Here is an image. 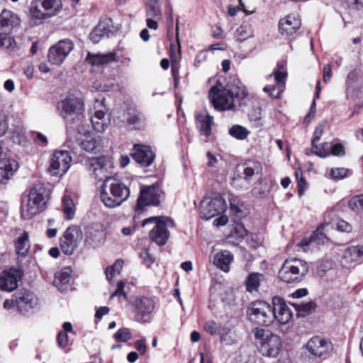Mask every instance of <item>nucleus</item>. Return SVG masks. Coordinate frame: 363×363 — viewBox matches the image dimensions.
I'll return each instance as SVG.
<instances>
[{
    "mask_svg": "<svg viewBox=\"0 0 363 363\" xmlns=\"http://www.w3.org/2000/svg\"><path fill=\"white\" fill-rule=\"evenodd\" d=\"M102 138L100 135L98 136H87L85 139L82 140L79 145L81 148L88 152H94L99 151L102 147Z\"/></svg>",
    "mask_w": 363,
    "mask_h": 363,
    "instance_id": "nucleus-36",
    "label": "nucleus"
},
{
    "mask_svg": "<svg viewBox=\"0 0 363 363\" xmlns=\"http://www.w3.org/2000/svg\"><path fill=\"white\" fill-rule=\"evenodd\" d=\"M237 171L238 172L237 177H234L232 180V184L235 187L238 186V183L241 179L250 183L254 175L261 176L262 174V166L257 161L248 160L242 164L238 165Z\"/></svg>",
    "mask_w": 363,
    "mask_h": 363,
    "instance_id": "nucleus-17",
    "label": "nucleus"
},
{
    "mask_svg": "<svg viewBox=\"0 0 363 363\" xmlns=\"http://www.w3.org/2000/svg\"><path fill=\"white\" fill-rule=\"evenodd\" d=\"M113 337L118 342H125L132 338V334L128 328H123L117 330Z\"/></svg>",
    "mask_w": 363,
    "mask_h": 363,
    "instance_id": "nucleus-46",
    "label": "nucleus"
},
{
    "mask_svg": "<svg viewBox=\"0 0 363 363\" xmlns=\"http://www.w3.org/2000/svg\"><path fill=\"white\" fill-rule=\"evenodd\" d=\"M349 208L356 213L363 211V194L353 196L349 201Z\"/></svg>",
    "mask_w": 363,
    "mask_h": 363,
    "instance_id": "nucleus-44",
    "label": "nucleus"
},
{
    "mask_svg": "<svg viewBox=\"0 0 363 363\" xmlns=\"http://www.w3.org/2000/svg\"><path fill=\"white\" fill-rule=\"evenodd\" d=\"M332 267V264L330 262H326L325 263L320 264L318 267L317 273L320 277H323L327 272Z\"/></svg>",
    "mask_w": 363,
    "mask_h": 363,
    "instance_id": "nucleus-60",
    "label": "nucleus"
},
{
    "mask_svg": "<svg viewBox=\"0 0 363 363\" xmlns=\"http://www.w3.org/2000/svg\"><path fill=\"white\" fill-rule=\"evenodd\" d=\"M330 343L320 337H313L309 340L306 348L309 352L317 357H320L328 352Z\"/></svg>",
    "mask_w": 363,
    "mask_h": 363,
    "instance_id": "nucleus-27",
    "label": "nucleus"
},
{
    "mask_svg": "<svg viewBox=\"0 0 363 363\" xmlns=\"http://www.w3.org/2000/svg\"><path fill=\"white\" fill-rule=\"evenodd\" d=\"M159 191V188L155 185L143 186L138 198L135 210L143 211L147 206L158 205L160 196Z\"/></svg>",
    "mask_w": 363,
    "mask_h": 363,
    "instance_id": "nucleus-19",
    "label": "nucleus"
},
{
    "mask_svg": "<svg viewBox=\"0 0 363 363\" xmlns=\"http://www.w3.org/2000/svg\"><path fill=\"white\" fill-rule=\"evenodd\" d=\"M357 72L354 69L350 72L346 79V84L347 86V88H352L354 84L357 82Z\"/></svg>",
    "mask_w": 363,
    "mask_h": 363,
    "instance_id": "nucleus-55",
    "label": "nucleus"
},
{
    "mask_svg": "<svg viewBox=\"0 0 363 363\" xmlns=\"http://www.w3.org/2000/svg\"><path fill=\"white\" fill-rule=\"evenodd\" d=\"M14 245L18 259H24L28 255L30 248L28 233L24 231L16 240Z\"/></svg>",
    "mask_w": 363,
    "mask_h": 363,
    "instance_id": "nucleus-34",
    "label": "nucleus"
},
{
    "mask_svg": "<svg viewBox=\"0 0 363 363\" xmlns=\"http://www.w3.org/2000/svg\"><path fill=\"white\" fill-rule=\"evenodd\" d=\"M50 191L43 184H36L31 188L26 203L21 202V211L23 218H30L39 213L45 208Z\"/></svg>",
    "mask_w": 363,
    "mask_h": 363,
    "instance_id": "nucleus-4",
    "label": "nucleus"
},
{
    "mask_svg": "<svg viewBox=\"0 0 363 363\" xmlns=\"http://www.w3.org/2000/svg\"><path fill=\"white\" fill-rule=\"evenodd\" d=\"M309 271L308 264L301 259H287L279 271V279L289 284L301 282Z\"/></svg>",
    "mask_w": 363,
    "mask_h": 363,
    "instance_id": "nucleus-5",
    "label": "nucleus"
},
{
    "mask_svg": "<svg viewBox=\"0 0 363 363\" xmlns=\"http://www.w3.org/2000/svg\"><path fill=\"white\" fill-rule=\"evenodd\" d=\"M272 308L274 320H277L280 324L285 325L292 318L293 313L282 298L274 297Z\"/></svg>",
    "mask_w": 363,
    "mask_h": 363,
    "instance_id": "nucleus-21",
    "label": "nucleus"
},
{
    "mask_svg": "<svg viewBox=\"0 0 363 363\" xmlns=\"http://www.w3.org/2000/svg\"><path fill=\"white\" fill-rule=\"evenodd\" d=\"M269 190L267 187L263 186H256L251 191L252 195L257 198H264L267 196Z\"/></svg>",
    "mask_w": 363,
    "mask_h": 363,
    "instance_id": "nucleus-53",
    "label": "nucleus"
},
{
    "mask_svg": "<svg viewBox=\"0 0 363 363\" xmlns=\"http://www.w3.org/2000/svg\"><path fill=\"white\" fill-rule=\"evenodd\" d=\"M71 160L72 157L68 151L55 152L50 162V172L54 175H63L69 169Z\"/></svg>",
    "mask_w": 363,
    "mask_h": 363,
    "instance_id": "nucleus-18",
    "label": "nucleus"
},
{
    "mask_svg": "<svg viewBox=\"0 0 363 363\" xmlns=\"http://www.w3.org/2000/svg\"><path fill=\"white\" fill-rule=\"evenodd\" d=\"M295 174L298 182V195L301 196L307 189V183L303 177L302 172L301 171L296 170Z\"/></svg>",
    "mask_w": 363,
    "mask_h": 363,
    "instance_id": "nucleus-47",
    "label": "nucleus"
},
{
    "mask_svg": "<svg viewBox=\"0 0 363 363\" xmlns=\"http://www.w3.org/2000/svg\"><path fill=\"white\" fill-rule=\"evenodd\" d=\"M71 274L72 269L70 267L64 268L55 274L54 285L61 292H66L70 288Z\"/></svg>",
    "mask_w": 363,
    "mask_h": 363,
    "instance_id": "nucleus-30",
    "label": "nucleus"
},
{
    "mask_svg": "<svg viewBox=\"0 0 363 363\" xmlns=\"http://www.w3.org/2000/svg\"><path fill=\"white\" fill-rule=\"evenodd\" d=\"M247 96L248 93L245 89L239 86L224 88L220 83L211 87L208 92L210 101L218 111L233 109L235 102L241 106L245 104L244 101Z\"/></svg>",
    "mask_w": 363,
    "mask_h": 363,
    "instance_id": "nucleus-1",
    "label": "nucleus"
},
{
    "mask_svg": "<svg viewBox=\"0 0 363 363\" xmlns=\"http://www.w3.org/2000/svg\"><path fill=\"white\" fill-rule=\"evenodd\" d=\"M254 335L257 340L261 341L259 351L264 356L269 357L278 356L282 347V342L279 335L260 328H255Z\"/></svg>",
    "mask_w": 363,
    "mask_h": 363,
    "instance_id": "nucleus-9",
    "label": "nucleus"
},
{
    "mask_svg": "<svg viewBox=\"0 0 363 363\" xmlns=\"http://www.w3.org/2000/svg\"><path fill=\"white\" fill-rule=\"evenodd\" d=\"M310 153L315 154L320 157H326L330 155V143H323L320 146H318L317 144H313L311 146L310 152L306 150V154L309 155Z\"/></svg>",
    "mask_w": 363,
    "mask_h": 363,
    "instance_id": "nucleus-40",
    "label": "nucleus"
},
{
    "mask_svg": "<svg viewBox=\"0 0 363 363\" xmlns=\"http://www.w3.org/2000/svg\"><path fill=\"white\" fill-rule=\"evenodd\" d=\"M140 256L144 264H146L147 267H150L155 262V259L150 255V251L147 248H143L141 250Z\"/></svg>",
    "mask_w": 363,
    "mask_h": 363,
    "instance_id": "nucleus-49",
    "label": "nucleus"
},
{
    "mask_svg": "<svg viewBox=\"0 0 363 363\" xmlns=\"http://www.w3.org/2000/svg\"><path fill=\"white\" fill-rule=\"evenodd\" d=\"M219 325L214 320H208L204 325V330L211 335H215L219 332Z\"/></svg>",
    "mask_w": 363,
    "mask_h": 363,
    "instance_id": "nucleus-50",
    "label": "nucleus"
},
{
    "mask_svg": "<svg viewBox=\"0 0 363 363\" xmlns=\"http://www.w3.org/2000/svg\"><path fill=\"white\" fill-rule=\"evenodd\" d=\"M233 259L234 256L231 252L226 250H220L213 255V264L224 272H228Z\"/></svg>",
    "mask_w": 363,
    "mask_h": 363,
    "instance_id": "nucleus-28",
    "label": "nucleus"
},
{
    "mask_svg": "<svg viewBox=\"0 0 363 363\" xmlns=\"http://www.w3.org/2000/svg\"><path fill=\"white\" fill-rule=\"evenodd\" d=\"M21 278L20 272L15 269L2 272L0 274V289L6 291H13L17 288Z\"/></svg>",
    "mask_w": 363,
    "mask_h": 363,
    "instance_id": "nucleus-24",
    "label": "nucleus"
},
{
    "mask_svg": "<svg viewBox=\"0 0 363 363\" xmlns=\"http://www.w3.org/2000/svg\"><path fill=\"white\" fill-rule=\"evenodd\" d=\"M74 43L71 39L65 38L59 40L49 48L48 52V61L52 65H62L74 49Z\"/></svg>",
    "mask_w": 363,
    "mask_h": 363,
    "instance_id": "nucleus-14",
    "label": "nucleus"
},
{
    "mask_svg": "<svg viewBox=\"0 0 363 363\" xmlns=\"http://www.w3.org/2000/svg\"><path fill=\"white\" fill-rule=\"evenodd\" d=\"M264 277L262 274L258 272L250 273L245 281L247 291L250 293L257 291Z\"/></svg>",
    "mask_w": 363,
    "mask_h": 363,
    "instance_id": "nucleus-38",
    "label": "nucleus"
},
{
    "mask_svg": "<svg viewBox=\"0 0 363 363\" xmlns=\"http://www.w3.org/2000/svg\"><path fill=\"white\" fill-rule=\"evenodd\" d=\"M301 26V22L299 18L289 15L279 21V29L282 36L291 38L298 32Z\"/></svg>",
    "mask_w": 363,
    "mask_h": 363,
    "instance_id": "nucleus-22",
    "label": "nucleus"
},
{
    "mask_svg": "<svg viewBox=\"0 0 363 363\" xmlns=\"http://www.w3.org/2000/svg\"><path fill=\"white\" fill-rule=\"evenodd\" d=\"M132 157L143 167H149L155 160V155L150 147L140 144L134 145Z\"/></svg>",
    "mask_w": 363,
    "mask_h": 363,
    "instance_id": "nucleus-23",
    "label": "nucleus"
},
{
    "mask_svg": "<svg viewBox=\"0 0 363 363\" xmlns=\"http://www.w3.org/2000/svg\"><path fill=\"white\" fill-rule=\"evenodd\" d=\"M62 7L61 0H33L30 11L38 19H45L58 14Z\"/></svg>",
    "mask_w": 363,
    "mask_h": 363,
    "instance_id": "nucleus-10",
    "label": "nucleus"
},
{
    "mask_svg": "<svg viewBox=\"0 0 363 363\" xmlns=\"http://www.w3.org/2000/svg\"><path fill=\"white\" fill-rule=\"evenodd\" d=\"M127 125L133 130H141L146 125L145 115L140 111L129 108L125 113Z\"/></svg>",
    "mask_w": 363,
    "mask_h": 363,
    "instance_id": "nucleus-25",
    "label": "nucleus"
},
{
    "mask_svg": "<svg viewBox=\"0 0 363 363\" xmlns=\"http://www.w3.org/2000/svg\"><path fill=\"white\" fill-rule=\"evenodd\" d=\"M251 121H257L262 118V109L259 107L255 108L250 113Z\"/></svg>",
    "mask_w": 363,
    "mask_h": 363,
    "instance_id": "nucleus-63",
    "label": "nucleus"
},
{
    "mask_svg": "<svg viewBox=\"0 0 363 363\" xmlns=\"http://www.w3.org/2000/svg\"><path fill=\"white\" fill-rule=\"evenodd\" d=\"M62 201L65 218L67 220L72 219L75 213V207L73 200L71 196L65 195Z\"/></svg>",
    "mask_w": 363,
    "mask_h": 363,
    "instance_id": "nucleus-39",
    "label": "nucleus"
},
{
    "mask_svg": "<svg viewBox=\"0 0 363 363\" xmlns=\"http://www.w3.org/2000/svg\"><path fill=\"white\" fill-rule=\"evenodd\" d=\"M363 262V245H352L343 252L342 264L347 267L352 263Z\"/></svg>",
    "mask_w": 363,
    "mask_h": 363,
    "instance_id": "nucleus-26",
    "label": "nucleus"
},
{
    "mask_svg": "<svg viewBox=\"0 0 363 363\" xmlns=\"http://www.w3.org/2000/svg\"><path fill=\"white\" fill-rule=\"evenodd\" d=\"M118 57L114 52H108L106 54L89 52L86 57V61L92 66L101 67L117 62Z\"/></svg>",
    "mask_w": 363,
    "mask_h": 363,
    "instance_id": "nucleus-29",
    "label": "nucleus"
},
{
    "mask_svg": "<svg viewBox=\"0 0 363 363\" xmlns=\"http://www.w3.org/2000/svg\"><path fill=\"white\" fill-rule=\"evenodd\" d=\"M111 22L112 21L110 18H106L100 21L89 35L91 40L94 43H97L100 41L102 37L108 35V33L111 32Z\"/></svg>",
    "mask_w": 363,
    "mask_h": 363,
    "instance_id": "nucleus-33",
    "label": "nucleus"
},
{
    "mask_svg": "<svg viewBox=\"0 0 363 363\" xmlns=\"http://www.w3.org/2000/svg\"><path fill=\"white\" fill-rule=\"evenodd\" d=\"M328 240L326 235L322 232L320 229H317L313 232V235H311L308 242H301L302 245H308L311 243H315L316 245L324 244Z\"/></svg>",
    "mask_w": 363,
    "mask_h": 363,
    "instance_id": "nucleus-43",
    "label": "nucleus"
},
{
    "mask_svg": "<svg viewBox=\"0 0 363 363\" xmlns=\"http://www.w3.org/2000/svg\"><path fill=\"white\" fill-rule=\"evenodd\" d=\"M292 306L296 311L298 317H306L315 312L317 305L313 301L306 303H294Z\"/></svg>",
    "mask_w": 363,
    "mask_h": 363,
    "instance_id": "nucleus-37",
    "label": "nucleus"
},
{
    "mask_svg": "<svg viewBox=\"0 0 363 363\" xmlns=\"http://www.w3.org/2000/svg\"><path fill=\"white\" fill-rule=\"evenodd\" d=\"M253 35L252 27L249 24H242L236 30V36L240 42L244 41Z\"/></svg>",
    "mask_w": 363,
    "mask_h": 363,
    "instance_id": "nucleus-42",
    "label": "nucleus"
},
{
    "mask_svg": "<svg viewBox=\"0 0 363 363\" xmlns=\"http://www.w3.org/2000/svg\"><path fill=\"white\" fill-rule=\"evenodd\" d=\"M20 18L11 11L4 9L0 13V48L13 50L15 39L9 35L20 26Z\"/></svg>",
    "mask_w": 363,
    "mask_h": 363,
    "instance_id": "nucleus-6",
    "label": "nucleus"
},
{
    "mask_svg": "<svg viewBox=\"0 0 363 363\" xmlns=\"http://www.w3.org/2000/svg\"><path fill=\"white\" fill-rule=\"evenodd\" d=\"M247 315L251 323L261 326H269L274 320L272 306L263 301L251 303L247 307Z\"/></svg>",
    "mask_w": 363,
    "mask_h": 363,
    "instance_id": "nucleus-8",
    "label": "nucleus"
},
{
    "mask_svg": "<svg viewBox=\"0 0 363 363\" xmlns=\"http://www.w3.org/2000/svg\"><path fill=\"white\" fill-rule=\"evenodd\" d=\"M154 223L155 226L149 233L150 240L160 246L164 245L169 238V228L174 227V221L168 217H150L145 219L143 225Z\"/></svg>",
    "mask_w": 363,
    "mask_h": 363,
    "instance_id": "nucleus-7",
    "label": "nucleus"
},
{
    "mask_svg": "<svg viewBox=\"0 0 363 363\" xmlns=\"http://www.w3.org/2000/svg\"><path fill=\"white\" fill-rule=\"evenodd\" d=\"M135 311L141 316L152 313L155 308L153 299L147 297L137 298L133 303Z\"/></svg>",
    "mask_w": 363,
    "mask_h": 363,
    "instance_id": "nucleus-32",
    "label": "nucleus"
},
{
    "mask_svg": "<svg viewBox=\"0 0 363 363\" xmlns=\"http://www.w3.org/2000/svg\"><path fill=\"white\" fill-rule=\"evenodd\" d=\"M9 129L8 116L0 112V137L4 136Z\"/></svg>",
    "mask_w": 363,
    "mask_h": 363,
    "instance_id": "nucleus-51",
    "label": "nucleus"
},
{
    "mask_svg": "<svg viewBox=\"0 0 363 363\" xmlns=\"http://www.w3.org/2000/svg\"><path fill=\"white\" fill-rule=\"evenodd\" d=\"M124 286L125 283L123 281H118L117 289L114 293L111 294V298H113L114 296H118V298H121V296H123L124 298H126L127 296L124 291Z\"/></svg>",
    "mask_w": 363,
    "mask_h": 363,
    "instance_id": "nucleus-57",
    "label": "nucleus"
},
{
    "mask_svg": "<svg viewBox=\"0 0 363 363\" xmlns=\"http://www.w3.org/2000/svg\"><path fill=\"white\" fill-rule=\"evenodd\" d=\"M129 196V188L114 177L105 180L101 187V201L108 208L120 206Z\"/></svg>",
    "mask_w": 363,
    "mask_h": 363,
    "instance_id": "nucleus-3",
    "label": "nucleus"
},
{
    "mask_svg": "<svg viewBox=\"0 0 363 363\" xmlns=\"http://www.w3.org/2000/svg\"><path fill=\"white\" fill-rule=\"evenodd\" d=\"M196 124L201 134L208 137L211 134L213 117L206 111L199 113L196 116Z\"/></svg>",
    "mask_w": 363,
    "mask_h": 363,
    "instance_id": "nucleus-31",
    "label": "nucleus"
},
{
    "mask_svg": "<svg viewBox=\"0 0 363 363\" xmlns=\"http://www.w3.org/2000/svg\"><path fill=\"white\" fill-rule=\"evenodd\" d=\"M323 79L325 82H328L332 76V69L330 65H326L323 67Z\"/></svg>",
    "mask_w": 363,
    "mask_h": 363,
    "instance_id": "nucleus-64",
    "label": "nucleus"
},
{
    "mask_svg": "<svg viewBox=\"0 0 363 363\" xmlns=\"http://www.w3.org/2000/svg\"><path fill=\"white\" fill-rule=\"evenodd\" d=\"M241 206L242 204L240 203V201L236 198L230 199V209L238 216L242 212Z\"/></svg>",
    "mask_w": 363,
    "mask_h": 363,
    "instance_id": "nucleus-58",
    "label": "nucleus"
},
{
    "mask_svg": "<svg viewBox=\"0 0 363 363\" xmlns=\"http://www.w3.org/2000/svg\"><path fill=\"white\" fill-rule=\"evenodd\" d=\"M349 170L344 167L332 168L330 176L335 179H342L347 177Z\"/></svg>",
    "mask_w": 363,
    "mask_h": 363,
    "instance_id": "nucleus-48",
    "label": "nucleus"
},
{
    "mask_svg": "<svg viewBox=\"0 0 363 363\" xmlns=\"http://www.w3.org/2000/svg\"><path fill=\"white\" fill-rule=\"evenodd\" d=\"M274 77L276 84L265 86L263 91L271 98L279 99L284 91L287 73L285 68V63L279 62L277 65L274 72L268 76V79Z\"/></svg>",
    "mask_w": 363,
    "mask_h": 363,
    "instance_id": "nucleus-12",
    "label": "nucleus"
},
{
    "mask_svg": "<svg viewBox=\"0 0 363 363\" xmlns=\"http://www.w3.org/2000/svg\"><path fill=\"white\" fill-rule=\"evenodd\" d=\"M82 239V233L79 227H68L60 239V245L63 253L72 255L79 247Z\"/></svg>",
    "mask_w": 363,
    "mask_h": 363,
    "instance_id": "nucleus-13",
    "label": "nucleus"
},
{
    "mask_svg": "<svg viewBox=\"0 0 363 363\" xmlns=\"http://www.w3.org/2000/svg\"><path fill=\"white\" fill-rule=\"evenodd\" d=\"M250 132L245 127L240 125H234L229 129V134L237 140L246 139Z\"/></svg>",
    "mask_w": 363,
    "mask_h": 363,
    "instance_id": "nucleus-41",
    "label": "nucleus"
},
{
    "mask_svg": "<svg viewBox=\"0 0 363 363\" xmlns=\"http://www.w3.org/2000/svg\"><path fill=\"white\" fill-rule=\"evenodd\" d=\"M57 344L60 347L65 348L68 344V335L65 332H60L57 338Z\"/></svg>",
    "mask_w": 363,
    "mask_h": 363,
    "instance_id": "nucleus-59",
    "label": "nucleus"
},
{
    "mask_svg": "<svg viewBox=\"0 0 363 363\" xmlns=\"http://www.w3.org/2000/svg\"><path fill=\"white\" fill-rule=\"evenodd\" d=\"M104 236L102 230L89 229L85 233V244L88 247L96 248L104 242Z\"/></svg>",
    "mask_w": 363,
    "mask_h": 363,
    "instance_id": "nucleus-35",
    "label": "nucleus"
},
{
    "mask_svg": "<svg viewBox=\"0 0 363 363\" xmlns=\"http://www.w3.org/2000/svg\"><path fill=\"white\" fill-rule=\"evenodd\" d=\"M61 113L67 133L72 132L80 133L84 119V106L83 101L74 96L69 95L60 103Z\"/></svg>",
    "mask_w": 363,
    "mask_h": 363,
    "instance_id": "nucleus-2",
    "label": "nucleus"
},
{
    "mask_svg": "<svg viewBox=\"0 0 363 363\" xmlns=\"http://www.w3.org/2000/svg\"><path fill=\"white\" fill-rule=\"evenodd\" d=\"M146 15L147 17L160 19L162 13L158 2L146 4Z\"/></svg>",
    "mask_w": 363,
    "mask_h": 363,
    "instance_id": "nucleus-45",
    "label": "nucleus"
},
{
    "mask_svg": "<svg viewBox=\"0 0 363 363\" xmlns=\"http://www.w3.org/2000/svg\"><path fill=\"white\" fill-rule=\"evenodd\" d=\"M227 208L224 199L220 196L213 198L206 197L200 205V217L203 220H209L223 213Z\"/></svg>",
    "mask_w": 363,
    "mask_h": 363,
    "instance_id": "nucleus-11",
    "label": "nucleus"
},
{
    "mask_svg": "<svg viewBox=\"0 0 363 363\" xmlns=\"http://www.w3.org/2000/svg\"><path fill=\"white\" fill-rule=\"evenodd\" d=\"M94 115L91 117L93 128L103 133L110 125L111 118L103 100L96 99L94 104Z\"/></svg>",
    "mask_w": 363,
    "mask_h": 363,
    "instance_id": "nucleus-16",
    "label": "nucleus"
},
{
    "mask_svg": "<svg viewBox=\"0 0 363 363\" xmlns=\"http://www.w3.org/2000/svg\"><path fill=\"white\" fill-rule=\"evenodd\" d=\"M135 347L140 354H144L147 350L146 340L145 338L137 340Z\"/></svg>",
    "mask_w": 363,
    "mask_h": 363,
    "instance_id": "nucleus-61",
    "label": "nucleus"
},
{
    "mask_svg": "<svg viewBox=\"0 0 363 363\" xmlns=\"http://www.w3.org/2000/svg\"><path fill=\"white\" fill-rule=\"evenodd\" d=\"M324 130V125L322 123H320L317 125V127L315 129V131L313 133V136L311 140L312 145L316 144L317 142H318L323 133Z\"/></svg>",
    "mask_w": 363,
    "mask_h": 363,
    "instance_id": "nucleus-56",
    "label": "nucleus"
},
{
    "mask_svg": "<svg viewBox=\"0 0 363 363\" xmlns=\"http://www.w3.org/2000/svg\"><path fill=\"white\" fill-rule=\"evenodd\" d=\"M15 298V304L18 311L25 314L28 312L30 309L35 308L38 304V298L31 291L26 289H22L18 291L13 296Z\"/></svg>",
    "mask_w": 363,
    "mask_h": 363,
    "instance_id": "nucleus-20",
    "label": "nucleus"
},
{
    "mask_svg": "<svg viewBox=\"0 0 363 363\" xmlns=\"http://www.w3.org/2000/svg\"><path fill=\"white\" fill-rule=\"evenodd\" d=\"M345 2L351 9L359 10L363 8V0H345Z\"/></svg>",
    "mask_w": 363,
    "mask_h": 363,
    "instance_id": "nucleus-62",
    "label": "nucleus"
},
{
    "mask_svg": "<svg viewBox=\"0 0 363 363\" xmlns=\"http://www.w3.org/2000/svg\"><path fill=\"white\" fill-rule=\"evenodd\" d=\"M330 155L336 156H342L345 155V147L340 143L330 144Z\"/></svg>",
    "mask_w": 363,
    "mask_h": 363,
    "instance_id": "nucleus-54",
    "label": "nucleus"
},
{
    "mask_svg": "<svg viewBox=\"0 0 363 363\" xmlns=\"http://www.w3.org/2000/svg\"><path fill=\"white\" fill-rule=\"evenodd\" d=\"M113 167L112 160L107 157H93L89 160V171L92 172L95 179L107 180L111 179V169Z\"/></svg>",
    "mask_w": 363,
    "mask_h": 363,
    "instance_id": "nucleus-15",
    "label": "nucleus"
},
{
    "mask_svg": "<svg viewBox=\"0 0 363 363\" xmlns=\"http://www.w3.org/2000/svg\"><path fill=\"white\" fill-rule=\"evenodd\" d=\"M336 229L342 233H351L352 230V226L348 222L343 220H340L336 223Z\"/></svg>",
    "mask_w": 363,
    "mask_h": 363,
    "instance_id": "nucleus-52",
    "label": "nucleus"
}]
</instances>
